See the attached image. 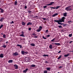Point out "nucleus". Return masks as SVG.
I'll return each instance as SVG.
<instances>
[{"instance_id": "1", "label": "nucleus", "mask_w": 73, "mask_h": 73, "mask_svg": "<svg viewBox=\"0 0 73 73\" xmlns=\"http://www.w3.org/2000/svg\"><path fill=\"white\" fill-rule=\"evenodd\" d=\"M65 19V17H63L61 19L59 20H54V21L56 23H58V24L59 25H64V24L61 23H62V22H64V20Z\"/></svg>"}, {"instance_id": "2", "label": "nucleus", "mask_w": 73, "mask_h": 73, "mask_svg": "<svg viewBox=\"0 0 73 73\" xmlns=\"http://www.w3.org/2000/svg\"><path fill=\"white\" fill-rule=\"evenodd\" d=\"M65 9L67 11H71L72 10V9L69 8V7H66Z\"/></svg>"}, {"instance_id": "3", "label": "nucleus", "mask_w": 73, "mask_h": 73, "mask_svg": "<svg viewBox=\"0 0 73 73\" xmlns=\"http://www.w3.org/2000/svg\"><path fill=\"white\" fill-rule=\"evenodd\" d=\"M13 55L14 56H18L19 55V53L17 52H15V53L13 54Z\"/></svg>"}, {"instance_id": "4", "label": "nucleus", "mask_w": 73, "mask_h": 73, "mask_svg": "<svg viewBox=\"0 0 73 73\" xmlns=\"http://www.w3.org/2000/svg\"><path fill=\"white\" fill-rule=\"evenodd\" d=\"M42 27L41 26L39 27V28L37 30V32H40V31L42 29Z\"/></svg>"}, {"instance_id": "5", "label": "nucleus", "mask_w": 73, "mask_h": 73, "mask_svg": "<svg viewBox=\"0 0 73 73\" xmlns=\"http://www.w3.org/2000/svg\"><path fill=\"white\" fill-rule=\"evenodd\" d=\"M25 61L26 62H29V58H25Z\"/></svg>"}, {"instance_id": "6", "label": "nucleus", "mask_w": 73, "mask_h": 73, "mask_svg": "<svg viewBox=\"0 0 73 73\" xmlns=\"http://www.w3.org/2000/svg\"><path fill=\"white\" fill-rule=\"evenodd\" d=\"M54 2H50V3L49 4H48L46 5H47L48 6H49V5H52L53 4H54Z\"/></svg>"}, {"instance_id": "7", "label": "nucleus", "mask_w": 73, "mask_h": 73, "mask_svg": "<svg viewBox=\"0 0 73 73\" xmlns=\"http://www.w3.org/2000/svg\"><path fill=\"white\" fill-rule=\"evenodd\" d=\"M14 66L16 69H18V66L17 64H15Z\"/></svg>"}, {"instance_id": "8", "label": "nucleus", "mask_w": 73, "mask_h": 73, "mask_svg": "<svg viewBox=\"0 0 73 73\" xmlns=\"http://www.w3.org/2000/svg\"><path fill=\"white\" fill-rule=\"evenodd\" d=\"M0 58H3L4 57V54L1 53L0 55Z\"/></svg>"}, {"instance_id": "9", "label": "nucleus", "mask_w": 73, "mask_h": 73, "mask_svg": "<svg viewBox=\"0 0 73 73\" xmlns=\"http://www.w3.org/2000/svg\"><path fill=\"white\" fill-rule=\"evenodd\" d=\"M27 70H28V68H27L26 70H24L23 71V72L24 73H27Z\"/></svg>"}, {"instance_id": "10", "label": "nucleus", "mask_w": 73, "mask_h": 73, "mask_svg": "<svg viewBox=\"0 0 73 73\" xmlns=\"http://www.w3.org/2000/svg\"><path fill=\"white\" fill-rule=\"evenodd\" d=\"M57 15H58V13H55L52 15V17H55L56 16H57Z\"/></svg>"}, {"instance_id": "11", "label": "nucleus", "mask_w": 73, "mask_h": 73, "mask_svg": "<svg viewBox=\"0 0 73 73\" xmlns=\"http://www.w3.org/2000/svg\"><path fill=\"white\" fill-rule=\"evenodd\" d=\"M49 48L50 49H53V47L52 45L50 44L49 45Z\"/></svg>"}, {"instance_id": "12", "label": "nucleus", "mask_w": 73, "mask_h": 73, "mask_svg": "<svg viewBox=\"0 0 73 73\" xmlns=\"http://www.w3.org/2000/svg\"><path fill=\"white\" fill-rule=\"evenodd\" d=\"M13 62V60H9L8 61V62H9V63H11Z\"/></svg>"}, {"instance_id": "13", "label": "nucleus", "mask_w": 73, "mask_h": 73, "mask_svg": "<svg viewBox=\"0 0 73 73\" xmlns=\"http://www.w3.org/2000/svg\"><path fill=\"white\" fill-rule=\"evenodd\" d=\"M32 23H31L29 22L27 24V25H32Z\"/></svg>"}, {"instance_id": "14", "label": "nucleus", "mask_w": 73, "mask_h": 73, "mask_svg": "<svg viewBox=\"0 0 73 73\" xmlns=\"http://www.w3.org/2000/svg\"><path fill=\"white\" fill-rule=\"evenodd\" d=\"M63 15L64 16H65V17H66V16H67V13H63Z\"/></svg>"}, {"instance_id": "15", "label": "nucleus", "mask_w": 73, "mask_h": 73, "mask_svg": "<svg viewBox=\"0 0 73 73\" xmlns=\"http://www.w3.org/2000/svg\"><path fill=\"white\" fill-rule=\"evenodd\" d=\"M54 44H55V45H58V46H59V45H60V43H54Z\"/></svg>"}, {"instance_id": "16", "label": "nucleus", "mask_w": 73, "mask_h": 73, "mask_svg": "<svg viewBox=\"0 0 73 73\" xmlns=\"http://www.w3.org/2000/svg\"><path fill=\"white\" fill-rule=\"evenodd\" d=\"M30 45L33 46H35V44L33 43H31Z\"/></svg>"}, {"instance_id": "17", "label": "nucleus", "mask_w": 73, "mask_h": 73, "mask_svg": "<svg viewBox=\"0 0 73 73\" xmlns=\"http://www.w3.org/2000/svg\"><path fill=\"white\" fill-rule=\"evenodd\" d=\"M46 69L48 71H50V68H47Z\"/></svg>"}, {"instance_id": "18", "label": "nucleus", "mask_w": 73, "mask_h": 73, "mask_svg": "<svg viewBox=\"0 0 73 73\" xmlns=\"http://www.w3.org/2000/svg\"><path fill=\"white\" fill-rule=\"evenodd\" d=\"M22 25H25L26 23H25L24 22H22Z\"/></svg>"}, {"instance_id": "19", "label": "nucleus", "mask_w": 73, "mask_h": 73, "mask_svg": "<svg viewBox=\"0 0 73 73\" xmlns=\"http://www.w3.org/2000/svg\"><path fill=\"white\" fill-rule=\"evenodd\" d=\"M15 5H17V1H16L15 2Z\"/></svg>"}, {"instance_id": "20", "label": "nucleus", "mask_w": 73, "mask_h": 73, "mask_svg": "<svg viewBox=\"0 0 73 73\" xmlns=\"http://www.w3.org/2000/svg\"><path fill=\"white\" fill-rule=\"evenodd\" d=\"M17 46H20V48H22V46H21V45L18 44Z\"/></svg>"}, {"instance_id": "21", "label": "nucleus", "mask_w": 73, "mask_h": 73, "mask_svg": "<svg viewBox=\"0 0 73 73\" xmlns=\"http://www.w3.org/2000/svg\"><path fill=\"white\" fill-rule=\"evenodd\" d=\"M0 9L1 10V13H3V12H4V11L3 10V9Z\"/></svg>"}, {"instance_id": "22", "label": "nucleus", "mask_w": 73, "mask_h": 73, "mask_svg": "<svg viewBox=\"0 0 73 73\" xmlns=\"http://www.w3.org/2000/svg\"><path fill=\"white\" fill-rule=\"evenodd\" d=\"M21 52L23 54H25V51H21Z\"/></svg>"}, {"instance_id": "23", "label": "nucleus", "mask_w": 73, "mask_h": 73, "mask_svg": "<svg viewBox=\"0 0 73 73\" xmlns=\"http://www.w3.org/2000/svg\"><path fill=\"white\" fill-rule=\"evenodd\" d=\"M69 54H67L64 55V57H68V56H69Z\"/></svg>"}, {"instance_id": "24", "label": "nucleus", "mask_w": 73, "mask_h": 73, "mask_svg": "<svg viewBox=\"0 0 73 73\" xmlns=\"http://www.w3.org/2000/svg\"><path fill=\"white\" fill-rule=\"evenodd\" d=\"M4 20V18L2 17L0 20V21H2Z\"/></svg>"}, {"instance_id": "25", "label": "nucleus", "mask_w": 73, "mask_h": 73, "mask_svg": "<svg viewBox=\"0 0 73 73\" xmlns=\"http://www.w3.org/2000/svg\"><path fill=\"white\" fill-rule=\"evenodd\" d=\"M20 36H22V37H25V36L23 34H22L20 35Z\"/></svg>"}, {"instance_id": "26", "label": "nucleus", "mask_w": 73, "mask_h": 73, "mask_svg": "<svg viewBox=\"0 0 73 73\" xmlns=\"http://www.w3.org/2000/svg\"><path fill=\"white\" fill-rule=\"evenodd\" d=\"M2 47H3V48H5L7 47V45H3L2 46Z\"/></svg>"}, {"instance_id": "27", "label": "nucleus", "mask_w": 73, "mask_h": 73, "mask_svg": "<svg viewBox=\"0 0 73 73\" xmlns=\"http://www.w3.org/2000/svg\"><path fill=\"white\" fill-rule=\"evenodd\" d=\"M31 66L32 67H35V66H36V65L32 64L31 65Z\"/></svg>"}, {"instance_id": "28", "label": "nucleus", "mask_w": 73, "mask_h": 73, "mask_svg": "<svg viewBox=\"0 0 73 73\" xmlns=\"http://www.w3.org/2000/svg\"><path fill=\"white\" fill-rule=\"evenodd\" d=\"M43 56H44V57H46V56H47V57H48L49 56L48 55L44 54L43 55Z\"/></svg>"}, {"instance_id": "29", "label": "nucleus", "mask_w": 73, "mask_h": 73, "mask_svg": "<svg viewBox=\"0 0 73 73\" xmlns=\"http://www.w3.org/2000/svg\"><path fill=\"white\" fill-rule=\"evenodd\" d=\"M60 6H57L56 7H55V9H58L59 8H60Z\"/></svg>"}, {"instance_id": "30", "label": "nucleus", "mask_w": 73, "mask_h": 73, "mask_svg": "<svg viewBox=\"0 0 73 73\" xmlns=\"http://www.w3.org/2000/svg\"><path fill=\"white\" fill-rule=\"evenodd\" d=\"M3 27V24H1L0 26V29H1V28Z\"/></svg>"}, {"instance_id": "31", "label": "nucleus", "mask_w": 73, "mask_h": 73, "mask_svg": "<svg viewBox=\"0 0 73 73\" xmlns=\"http://www.w3.org/2000/svg\"><path fill=\"white\" fill-rule=\"evenodd\" d=\"M3 38H6V36H5V34H3Z\"/></svg>"}, {"instance_id": "32", "label": "nucleus", "mask_w": 73, "mask_h": 73, "mask_svg": "<svg viewBox=\"0 0 73 73\" xmlns=\"http://www.w3.org/2000/svg\"><path fill=\"white\" fill-rule=\"evenodd\" d=\"M61 56H60L58 58V60H59V59L61 58Z\"/></svg>"}, {"instance_id": "33", "label": "nucleus", "mask_w": 73, "mask_h": 73, "mask_svg": "<svg viewBox=\"0 0 73 73\" xmlns=\"http://www.w3.org/2000/svg\"><path fill=\"white\" fill-rule=\"evenodd\" d=\"M55 38L53 39H52V40H51V41H52V42H53V41H54V40H55Z\"/></svg>"}, {"instance_id": "34", "label": "nucleus", "mask_w": 73, "mask_h": 73, "mask_svg": "<svg viewBox=\"0 0 73 73\" xmlns=\"http://www.w3.org/2000/svg\"><path fill=\"white\" fill-rule=\"evenodd\" d=\"M44 73H48V71H47L46 70H45L44 71Z\"/></svg>"}, {"instance_id": "35", "label": "nucleus", "mask_w": 73, "mask_h": 73, "mask_svg": "<svg viewBox=\"0 0 73 73\" xmlns=\"http://www.w3.org/2000/svg\"><path fill=\"white\" fill-rule=\"evenodd\" d=\"M34 35L36 36V34L35 33H33L32 34V35L34 36Z\"/></svg>"}, {"instance_id": "36", "label": "nucleus", "mask_w": 73, "mask_h": 73, "mask_svg": "<svg viewBox=\"0 0 73 73\" xmlns=\"http://www.w3.org/2000/svg\"><path fill=\"white\" fill-rule=\"evenodd\" d=\"M72 34H70L69 35V37H72Z\"/></svg>"}, {"instance_id": "37", "label": "nucleus", "mask_w": 73, "mask_h": 73, "mask_svg": "<svg viewBox=\"0 0 73 73\" xmlns=\"http://www.w3.org/2000/svg\"><path fill=\"white\" fill-rule=\"evenodd\" d=\"M59 27V28H62V26L61 25L58 26Z\"/></svg>"}, {"instance_id": "38", "label": "nucleus", "mask_w": 73, "mask_h": 73, "mask_svg": "<svg viewBox=\"0 0 73 73\" xmlns=\"http://www.w3.org/2000/svg\"><path fill=\"white\" fill-rule=\"evenodd\" d=\"M50 8H52V9H56V8L55 7H50Z\"/></svg>"}, {"instance_id": "39", "label": "nucleus", "mask_w": 73, "mask_h": 73, "mask_svg": "<svg viewBox=\"0 0 73 73\" xmlns=\"http://www.w3.org/2000/svg\"><path fill=\"white\" fill-rule=\"evenodd\" d=\"M46 7H47V6H45L43 7V8H46Z\"/></svg>"}, {"instance_id": "40", "label": "nucleus", "mask_w": 73, "mask_h": 73, "mask_svg": "<svg viewBox=\"0 0 73 73\" xmlns=\"http://www.w3.org/2000/svg\"><path fill=\"white\" fill-rule=\"evenodd\" d=\"M31 28L29 27V31H31Z\"/></svg>"}, {"instance_id": "41", "label": "nucleus", "mask_w": 73, "mask_h": 73, "mask_svg": "<svg viewBox=\"0 0 73 73\" xmlns=\"http://www.w3.org/2000/svg\"><path fill=\"white\" fill-rule=\"evenodd\" d=\"M32 12V11H28V12L29 13H31V12Z\"/></svg>"}, {"instance_id": "42", "label": "nucleus", "mask_w": 73, "mask_h": 73, "mask_svg": "<svg viewBox=\"0 0 73 73\" xmlns=\"http://www.w3.org/2000/svg\"><path fill=\"white\" fill-rule=\"evenodd\" d=\"M43 38L44 39H46V38L44 37V36H43Z\"/></svg>"}, {"instance_id": "43", "label": "nucleus", "mask_w": 73, "mask_h": 73, "mask_svg": "<svg viewBox=\"0 0 73 73\" xmlns=\"http://www.w3.org/2000/svg\"><path fill=\"white\" fill-rule=\"evenodd\" d=\"M50 35H46V37H50Z\"/></svg>"}, {"instance_id": "44", "label": "nucleus", "mask_w": 73, "mask_h": 73, "mask_svg": "<svg viewBox=\"0 0 73 73\" xmlns=\"http://www.w3.org/2000/svg\"><path fill=\"white\" fill-rule=\"evenodd\" d=\"M25 53H26V54H27V53H28V52H25Z\"/></svg>"}, {"instance_id": "45", "label": "nucleus", "mask_w": 73, "mask_h": 73, "mask_svg": "<svg viewBox=\"0 0 73 73\" xmlns=\"http://www.w3.org/2000/svg\"><path fill=\"white\" fill-rule=\"evenodd\" d=\"M42 19L44 20H46V18H42Z\"/></svg>"}, {"instance_id": "46", "label": "nucleus", "mask_w": 73, "mask_h": 73, "mask_svg": "<svg viewBox=\"0 0 73 73\" xmlns=\"http://www.w3.org/2000/svg\"><path fill=\"white\" fill-rule=\"evenodd\" d=\"M48 30H47L46 31V33H48Z\"/></svg>"}, {"instance_id": "47", "label": "nucleus", "mask_w": 73, "mask_h": 73, "mask_svg": "<svg viewBox=\"0 0 73 73\" xmlns=\"http://www.w3.org/2000/svg\"><path fill=\"white\" fill-rule=\"evenodd\" d=\"M27 6H25V9H27Z\"/></svg>"}, {"instance_id": "48", "label": "nucleus", "mask_w": 73, "mask_h": 73, "mask_svg": "<svg viewBox=\"0 0 73 73\" xmlns=\"http://www.w3.org/2000/svg\"><path fill=\"white\" fill-rule=\"evenodd\" d=\"M72 42H73V41H70V42H69V43H70V44H71V43H72Z\"/></svg>"}, {"instance_id": "49", "label": "nucleus", "mask_w": 73, "mask_h": 73, "mask_svg": "<svg viewBox=\"0 0 73 73\" xmlns=\"http://www.w3.org/2000/svg\"><path fill=\"white\" fill-rule=\"evenodd\" d=\"M62 68V66H60L59 67V68Z\"/></svg>"}, {"instance_id": "50", "label": "nucleus", "mask_w": 73, "mask_h": 73, "mask_svg": "<svg viewBox=\"0 0 73 73\" xmlns=\"http://www.w3.org/2000/svg\"><path fill=\"white\" fill-rule=\"evenodd\" d=\"M21 33H22V34H24V32H23V31Z\"/></svg>"}, {"instance_id": "51", "label": "nucleus", "mask_w": 73, "mask_h": 73, "mask_svg": "<svg viewBox=\"0 0 73 73\" xmlns=\"http://www.w3.org/2000/svg\"><path fill=\"white\" fill-rule=\"evenodd\" d=\"M35 38H37V37H38V36H35Z\"/></svg>"}, {"instance_id": "52", "label": "nucleus", "mask_w": 73, "mask_h": 73, "mask_svg": "<svg viewBox=\"0 0 73 73\" xmlns=\"http://www.w3.org/2000/svg\"><path fill=\"white\" fill-rule=\"evenodd\" d=\"M61 51H59V52H58V53H61Z\"/></svg>"}, {"instance_id": "53", "label": "nucleus", "mask_w": 73, "mask_h": 73, "mask_svg": "<svg viewBox=\"0 0 73 73\" xmlns=\"http://www.w3.org/2000/svg\"><path fill=\"white\" fill-rule=\"evenodd\" d=\"M45 62H46V63L48 64V62L47 61H46Z\"/></svg>"}, {"instance_id": "54", "label": "nucleus", "mask_w": 73, "mask_h": 73, "mask_svg": "<svg viewBox=\"0 0 73 73\" xmlns=\"http://www.w3.org/2000/svg\"><path fill=\"white\" fill-rule=\"evenodd\" d=\"M12 23L13 24H14V22L13 21H12Z\"/></svg>"}, {"instance_id": "55", "label": "nucleus", "mask_w": 73, "mask_h": 73, "mask_svg": "<svg viewBox=\"0 0 73 73\" xmlns=\"http://www.w3.org/2000/svg\"><path fill=\"white\" fill-rule=\"evenodd\" d=\"M8 42L7 41V42H6V43L7 44Z\"/></svg>"}, {"instance_id": "56", "label": "nucleus", "mask_w": 73, "mask_h": 73, "mask_svg": "<svg viewBox=\"0 0 73 73\" xmlns=\"http://www.w3.org/2000/svg\"><path fill=\"white\" fill-rule=\"evenodd\" d=\"M71 22V21H68V22H69V23H70Z\"/></svg>"}, {"instance_id": "57", "label": "nucleus", "mask_w": 73, "mask_h": 73, "mask_svg": "<svg viewBox=\"0 0 73 73\" xmlns=\"http://www.w3.org/2000/svg\"><path fill=\"white\" fill-rule=\"evenodd\" d=\"M69 8H70V7H71V6H70L69 7H68Z\"/></svg>"}, {"instance_id": "58", "label": "nucleus", "mask_w": 73, "mask_h": 73, "mask_svg": "<svg viewBox=\"0 0 73 73\" xmlns=\"http://www.w3.org/2000/svg\"><path fill=\"white\" fill-rule=\"evenodd\" d=\"M1 34V35H3V33H2Z\"/></svg>"}, {"instance_id": "59", "label": "nucleus", "mask_w": 73, "mask_h": 73, "mask_svg": "<svg viewBox=\"0 0 73 73\" xmlns=\"http://www.w3.org/2000/svg\"><path fill=\"white\" fill-rule=\"evenodd\" d=\"M11 23V24H12V22H11V23Z\"/></svg>"}, {"instance_id": "60", "label": "nucleus", "mask_w": 73, "mask_h": 73, "mask_svg": "<svg viewBox=\"0 0 73 73\" xmlns=\"http://www.w3.org/2000/svg\"><path fill=\"white\" fill-rule=\"evenodd\" d=\"M71 52H73V51H71Z\"/></svg>"}, {"instance_id": "61", "label": "nucleus", "mask_w": 73, "mask_h": 73, "mask_svg": "<svg viewBox=\"0 0 73 73\" xmlns=\"http://www.w3.org/2000/svg\"><path fill=\"white\" fill-rule=\"evenodd\" d=\"M63 26H65V25H64Z\"/></svg>"}, {"instance_id": "62", "label": "nucleus", "mask_w": 73, "mask_h": 73, "mask_svg": "<svg viewBox=\"0 0 73 73\" xmlns=\"http://www.w3.org/2000/svg\"><path fill=\"white\" fill-rule=\"evenodd\" d=\"M0 3H1V1H0Z\"/></svg>"}, {"instance_id": "63", "label": "nucleus", "mask_w": 73, "mask_h": 73, "mask_svg": "<svg viewBox=\"0 0 73 73\" xmlns=\"http://www.w3.org/2000/svg\"><path fill=\"white\" fill-rule=\"evenodd\" d=\"M72 68H73V66H72Z\"/></svg>"}, {"instance_id": "64", "label": "nucleus", "mask_w": 73, "mask_h": 73, "mask_svg": "<svg viewBox=\"0 0 73 73\" xmlns=\"http://www.w3.org/2000/svg\"><path fill=\"white\" fill-rule=\"evenodd\" d=\"M54 44V43H52V44Z\"/></svg>"}]
</instances>
